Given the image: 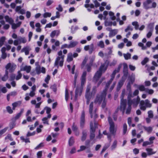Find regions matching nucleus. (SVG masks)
I'll use <instances>...</instances> for the list:
<instances>
[{
    "mask_svg": "<svg viewBox=\"0 0 158 158\" xmlns=\"http://www.w3.org/2000/svg\"><path fill=\"white\" fill-rule=\"evenodd\" d=\"M122 66V64H119L117 69H115L111 75V78L106 84L105 89L100 93L98 94L94 100V103L100 104L102 102V107L104 108L106 106L107 101L106 99V95L107 89L110 85L112 83L114 78L115 74L118 73Z\"/></svg>",
    "mask_w": 158,
    "mask_h": 158,
    "instance_id": "f257e3e1",
    "label": "nucleus"
},
{
    "mask_svg": "<svg viewBox=\"0 0 158 158\" xmlns=\"http://www.w3.org/2000/svg\"><path fill=\"white\" fill-rule=\"evenodd\" d=\"M86 72H83L81 78V85L80 87L77 86L75 90V98H77L78 96H81L82 92L84 86L86 82Z\"/></svg>",
    "mask_w": 158,
    "mask_h": 158,
    "instance_id": "f03ea898",
    "label": "nucleus"
},
{
    "mask_svg": "<svg viewBox=\"0 0 158 158\" xmlns=\"http://www.w3.org/2000/svg\"><path fill=\"white\" fill-rule=\"evenodd\" d=\"M133 97V95H132L131 92H130L127 97V104L131 106L132 105L133 107H136L138 106L139 103H140V98L139 96H137L136 98L131 99V98Z\"/></svg>",
    "mask_w": 158,
    "mask_h": 158,
    "instance_id": "7ed1b4c3",
    "label": "nucleus"
},
{
    "mask_svg": "<svg viewBox=\"0 0 158 158\" xmlns=\"http://www.w3.org/2000/svg\"><path fill=\"white\" fill-rule=\"evenodd\" d=\"M105 64H102L100 66L98 70L95 73L93 78V81L94 82H96L98 81L102 74L103 71L104 70V72L106 70L107 68L105 67Z\"/></svg>",
    "mask_w": 158,
    "mask_h": 158,
    "instance_id": "20e7f679",
    "label": "nucleus"
},
{
    "mask_svg": "<svg viewBox=\"0 0 158 158\" xmlns=\"http://www.w3.org/2000/svg\"><path fill=\"white\" fill-rule=\"evenodd\" d=\"M108 121L110 125L109 131L111 135L115 136L117 131V127H115L114 123L111 117L109 116L108 118Z\"/></svg>",
    "mask_w": 158,
    "mask_h": 158,
    "instance_id": "39448f33",
    "label": "nucleus"
},
{
    "mask_svg": "<svg viewBox=\"0 0 158 158\" xmlns=\"http://www.w3.org/2000/svg\"><path fill=\"white\" fill-rule=\"evenodd\" d=\"M58 55L60 56H58L56 58L54 63V66H57L58 67V64L59 62L60 66L62 67L63 65L64 55H62V52L61 50L58 52Z\"/></svg>",
    "mask_w": 158,
    "mask_h": 158,
    "instance_id": "423d86ee",
    "label": "nucleus"
},
{
    "mask_svg": "<svg viewBox=\"0 0 158 158\" xmlns=\"http://www.w3.org/2000/svg\"><path fill=\"white\" fill-rule=\"evenodd\" d=\"M140 108L143 111L146 110V108H150L152 106V104L148 99L145 101L141 100L140 102Z\"/></svg>",
    "mask_w": 158,
    "mask_h": 158,
    "instance_id": "0eeeda50",
    "label": "nucleus"
},
{
    "mask_svg": "<svg viewBox=\"0 0 158 158\" xmlns=\"http://www.w3.org/2000/svg\"><path fill=\"white\" fill-rule=\"evenodd\" d=\"M90 140H92L95 137V135L94 132L95 131L96 128L97 127V124L94 123V126L93 127V123L92 122L90 123Z\"/></svg>",
    "mask_w": 158,
    "mask_h": 158,
    "instance_id": "6e6552de",
    "label": "nucleus"
},
{
    "mask_svg": "<svg viewBox=\"0 0 158 158\" xmlns=\"http://www.w3.org/2000/svg\"><path fill=\"white\" fill-rule=\"evenodd\" d=\"M84 49L85 51H89V53L91 54L94 50V45L93 44H91L90 45L85 46L84 47Z\"/></svg>",
    "mask_w": 158,
    "mask_h": 158,
    "instance_id": "1a4fd4ad",
    "label": "nucleus"
},
{
    "mask_svg": "<svg viewBox=\"0 0 158 158\" xmlns=\"http://www.w3.org/2000/svg\"><path fill=\"white\" fill-rule=\"evenodd\" d=\"M95 57L92 58L90 60L89 64H87L85 65V67L88 72H90L91 70V67L92 66L93 61L94 60Z\"/></svg>",
    "mask_w": 158,
    "mask_h": 158,
    "instance_id": "9d476101",
    "label": "nucleus"
},
{
    "mask_svg": "<svg viewBox=\"0 0 158 158\" xmlns=\"http://www.w3.org/2000/svg\"><path fill=\"white\" fill-rule=\"evenodd\" d=\"M123 77L127 78L128 75V68L127 64L124 63L123 64Z\"/></svg>",
    "mask_w": 158,
    "mask_h": 158,
    "instance_id": "9b49d317",
    "label": "nucleus"
},
{
    "mask_svg": "<svg viewBox=\"0 0 158 158\" xmlns=\"http://www.w3.org/2000/svg\"><path fill=\"white\" fill-rule=\"evenodd\" d=\"M127 103V102L126 100H122L121 101L120 108L121 110H123V113H124L125 110Z\"/></svg>",
    "mask_w": 158,
    "mask_h": 158,
    "instance_id": "f8f14e48",
    "label": "nucleus"
},
{
    "mask_svg": "<svg viewBox=\"0 0 158 158\" xmlns=\"http://www.w3.org/2000/svg\"><path fill=\"white\" fill-rule=\"evenodd\" d=\"M126 78L123 77L122 79L119 81L118 82L117 87V89L118 91L120 89L121 87L123 85Z\"/></svg>",
    "mask_w": 158,
    "mask_h": 158,
    "instance_id": "ddd939ff",
    "label": "nucleus"
},
{
    "mask_svg": "<svg viewBox=\"0 0 158 158\" xmlns=\"http://www.w3.org/2000/svg\"><path fill=\"white\" fill-rule=\"evenodd\" d=\"M152 2L151 0H147L143 3V7L146 9L151 8L150 4Z\"/></svg>",
    "mask_w": 158,
    "mask_h": 158,
    "instance_id": "4468645a",
    "label": "nucleus"
},
{
    "mask_svg": "<svg viewBox=\"0 0 158 158\" xmlns=\"http://www.w3.org/2000/svg\"><path fill=\"white\" fill-rule=\"evenodd\" d=\"M85 113L84 110H83L81 114V122L80 126L82 127H84L85 124Z\"/></svg>",
    "mask_w": 158,
    "mask_h": 158,
    "instance_id": "2eb2a0df",
    "label": "nucleus"
},
{
    "mask_svg": "<svg viewBox=\"0 0 158 158\" xmlns=\"http://www.w3.org/2000/svg\"><path fill=\"white\" fill-rule=\"evenodd\" d=\"M93 94L90 93H85V97L86 99V104L88 105L89 103L90 100L92 98Z\"/></svg>",
    "mask_w": 158,
    "mask_h": 158,
    "instance_id": "dca6fc26",
    "label": "nucleus"
},
{
    "mask_svg": "<svg viewBox=\"0 0 158 158\" xmlns=\"http://www.w3.org/2000/svg\"><path fill=\"white\" fill-rule=\"evenodd\" d=\"M31 50V48L29 46H26L24 47L21 50V52H24L25 54L26 55L29 54V51Z\"/></svg>",
    "mask_w": 158,
    "mask_h": 158,
    "instance_id": "f3484780",
    "label": "nucleus"
},
{
    "mask_svg": "<svg viewBox=\"0 0 158 158\" xmlns=\"http://www.w3.org/2000/svg\"><path fill=\"white\" fill-rule=\"evenodd\" d=\"M110 30H109L110 31L109 35L110 37L115 36L118 32V30L117 29L111 30V28H110Z\"/></svg>",
    "mask_w": 158,
    "mask_h": 158,
    "instance_id": "a211bd4d",
    "label": "nucleus"
},
{
    "mask_svg": "<svg viewBox=\"0 0 158 158\" xmlns=\"http://www.w3.org/2000/svg\"><path fill=\"white\" fill-rule=\"evenodd\" d=\"M31 67L30 66H25L24 67H22L20 69L21 71H26L27 73H29L31 70Z\"/></svg>",
    "mask_w": 158,
    "mask_h": 158,
    "instance_id": "6ab92c4d",
    "label": "nucleus"
},
{
    "mask_svg": "<svg viewBox=\"0 0 158 158\" xmlns=\"http://www.w3.org/2000/svg\"><path fill=\"white\" fill-rule=\"evenodd\" d=\"M94 106V102H91L89 106V112L90 114V116L91 118H93V114L92 113L93 110V109Z\"/></svg>",
    "mask_w": 158,
    "mask_h": 158,
    "instance_id": "aec40b11",
    "label": "nucleus"
},
{
    "mask_svg": "<svg viewBox=\"0 0 158 158\" xmlns=\"http://www.w3.org/2000/svg\"><path fill=\"white\" fill-rule=\"evenodd\" d=\"M21 103L22 102L21 101H18L13 103L12 104V106H13L12 110H15V108L18 106H20Z\"/></svg>",
    "mask_w": 158,
    "mask_h": 158,
    "instance_id": "412c9836",
    "label": "nucleus"
},
{
    "mask_svg": "<svg viewBox=\"0 0 158 158\" xmlns=\"http://www.w3.org/2000/svg\"><path fill=\"white\" fill-rule=\"evenodd\" d=\"M87 136V131L85 130H83L82 132V136L81 140L82 141H84L86 139Z\"/></svg>",
    "mask_w": 158,
    "mask_h": 158,
    "instance_id": "4be33fe9",
    "label": "nucleus"
},
{
    "mask_svg": "<svg viewBox=\"0 0 158 158\" xmlns=\"http://www.w3.org/2000/svg\"><path fill=\"white\" fill-rule=\"evenodd\" d=\"M60 34V31L58 30H54L50 34V36L52 38H53L55 35L58 36Z\"/></svg>",
    "mask_w": 158,
    "mask_h": 158,
    "instance_id": "5701e85b",
    "label": "nucleus"
},
{
    "mask_svg": "<svg viewBox=\"0 0 158 158\" xmlns=\"http://www.w3.org/2000/svg\"><path fill=\"white\" fill-rule=\"evenodd\" d=\"M146 150L147 152L148 155L150 156L156 153V152L153 151V149L151 148H147L146 149Z\"/></svg>",
    "mask_w": 158,
    "mask_h": 158,
    "instance_id": "b1692460",
    "label": "nucleus"
},
{
    "mask_svg": "<svg viewBox=\"0 0 158 158\" xmlns=\"http://www.w3.org/2000/svg\"><path fill=\"white\" fill-rule=\"evenodd\" d=\"M78 44V42L77 41H71L70 44L69 45V48H73L76 46Z\"/></svg>",
    "mask_w": 158,
    "mask_h": 158,
    "instance_id": "393cba45",
    "label": "nucleus"
},
{
    "mask_svg": "<svg viewBox=\"0 0 158 158\" xmlns=\"http://www.w3.org/2000/svg\"><path fill=\"white\" fill-rule=\"evenodd\" d=\"M4 18L6 22L9 23L10 24H12L14 23V20L12 18L6 15L4 17Z\"/></svg>",
    "mask_w": 158,
    "mask_h": 158,
    "instance_id": "a878e982",
    "label": "nucleus"
},
{
    "mask_svg": "<svg viewBox=\"0 0 158 158\" xmlns=\"http://www.w3.org/2000/svg\"><path fill=\"white\" fill-rule=\"evenodd\" d=\"M154 23H149L147 27V29L148 31H153L154 30Z\"/></svg>",
    "mask_w": 158,
    "mask_h": 158,
    "instance_id": "bb28decb",
    "label": "nucleus"
},
{
    "mask_svg": "<svg viewBox=\"0 0 158 158\" xmlns=\"http://www.w3.org/2000/svg\"><path fill=\"white\" fill-rule=\"evenodd\" d=\"M75 142L73 136H71L69 138V141L68 143L69 146H71L73 145Z\"/></svg>",
    "mask_w": 158,
    "mask_h": 158,
    "instance_id": "cd10ccee",
    "label": "nucleus"
},
{
    "mask_svg": "<svg viewBox=\"0 0 158 158\" xmlns=\"http://www.w3.org/2000/svg\"><path fill=\"white\" fill-rule=\"evenodd\" d=\"M8 73L7 70L5 71V73L3 77H2V80L3 81H5L8 79Z\"/></svg>",
    "mask_w": 158,
    "mask_h": 158,
    "instance_id": "c85d7f7f",
    "label": "nucleus"
},
{
    "mask_svg": "<svg viewBox=\"0 0 158 158\" xmlns=\"http://www.w3.org/2000/svg\"><path fill=\"white\" fill-rule=\"evenodd\" d=\"M73 60V54L70 52L68 53L67 56V61L68 62H70Z\"/></svg>",
    "mask_w": 158,
    "mask_h": 158,
    "instance_id": "c756f323",
    "label": "nucleus"
},
{
    "mask_svg": "<svg viewBox=\"0 0 158 158\" xmlns=\"http://www.w3.org/2000/svg\"><path fill=\"white\" fill-rule=\"evenodd\" d=\"M18 39L19 41V44H21V43L24 44L26 43L27 42V40L25 37H19Z\"/></svg>",
    "mask_w": 158,
    "mask_h": 158,
    "instance_id": "7c9ffc66",
    "label": "nucleus"
},
{
    "mask_svg": "<svg viewBox=\"0 0 158 158\" xmlns=\"http://www.w3.org/2000/svg\"><path fill=\"white\" fill-rule=\"evenodd\" d=\"M144 129L149 133H151L152 131V127H144Z\"/></svg>",
    "mask_w": 158,
    "mask_h": 158,
    "instance_id": "2f4dec72",
    "label": "nucleus"
},
{
    "mask_svg": "<svg viewBox=\"0 0 158 158\" xmlns=\"http://www.w3.org/2000/svg\"><path fill=\"white\" fill-rule=\"evenodd\" d=\"M79 27L77 26H76L74 27L73 26H72L71 28V32L72 34L74 33L76 31L79 29Z\"/></svg>",
    "mask_w": 158,
    "mask_h": 158,
    "instance_id": "473e14b6",
    "label": "nucleus"
},
{
    "mask_svg": "<svg viewBox=\"0 0 158 158\" xmlns=\"http://www.w3.org/2000/svg\"><path fill=\"white\" fill-rule=\"evenodd\" d=\"M123 55L125 59L126 60H127L131 58V55L129 53H127V54H123Z\"/></svg>",
    "mask_w": 158,
    "mask_h": 158,
    "instance_id": "72a5a7b5",
    "label": "nucleus"
},
{
    "mask_svg": "<svg viewBox=\"0 0 158 158\" xmlns=\"http://www.w3.org/2000/svg\"><path fill=\"white\" fill-rule=\"evenodd\" d=\"M117 145V141L116 140H115L114 141L112 145H111V149L112 150H114L116 148Z\"/></svg>",
    "mask_w": 158,
    "mask_h": 158,
    "instance_id": "f704fd0d",
    "label": "nucleus"
},
{
    "mask_svg": "<svg viewBox=\"0 0 158 158\" xmlns=\"http://www.w3.org/2000/svg\"><path fill=\"white\" fill-rule=\"evenodd\" d=\"M127 126L126 123H124L123 126V134L125 135L127 131Z\"/></svg>",
    "mask_w": 158,
    "mask_h": 158,
    "instance_id": "c9c22d12",
    "label": "nucleus"
},
{
    "mask_svg": "<svg viewBox=\"0 0 158 158\" xmlns=\"http://www.w3.org/2000/svg\"><path fill=\"white\" fill-rule=\"evenodd\" d=\"M128 106L127 107V108L126 109V113L127 114H130L131 110V106H130V105H128Z\"/></svg>",
    "mask_w": 158,
    "mask_h": 158,
    "instance_id": "e433bc0d",
    "label": "nucleus"
},
{
    "mask_svg": "<svg viewBox=\"0 0 158 158\" xmlns=\"http://www.w3.org/2000/svg\"><path fill=\"white\" fill-rule=\"evenodd\" d=\"M132 24L133 26H135V30H137L139 29V25L138 22L137 21L133 22L132 23Z\"/></svg>",
    "mask_w": 158,
    "mask_h": 158,
    "instance_id": "4c0bfd02",
    "label": "nucleus"
},
{
    "mask_svg": "<svg viewBox=\"0 0 158 158\" xmlns=\"http://www.w3.org/2000/svg\"><path fill=\"white\" fill-rule=\"evenodd\" d=\"M109 15L110 16V19L112 20H114L115 19L116 17L114 15V14L113 12L111 11H110L109 12Z\"/></svg>",
    "mask_w": 158,
    "mask_h": 158,
    "instance_id": "58836bf2",
    "label": "nucleus"
},
{
    "mask_svg": "<svg viewBox=\"0 0 158 158\" xmlns=\"http://www.w3.org/2000/svg\"><path fill=\"white\" fill-rule=\"evenodd\" d=\"M6 39V38L4 36L1 37L0 39V47H1L4 44V42L5 41Z\"/></svg>",
    "mask_w": 158,
    "mask_h": 158,
    "instance_id": "ea45409f",
    "label": "nucleus"
},
{
    "mask_svg": "<svg viewBox=\"0 0 158 158\" xmlns=\"http://www.w3.org/2000/svg\"><path fill=\"white\" fill-rule=\"evenodd\" d=\"M97 45L101 48H104L105 46L104 42L102 41H99L97 44Z\"/></svg>",
    "mask_w": 158,
    "mask_h": 158,
    "instance_id": "a19ab883",
    "label": "nucleus"
},
{
    "mask_svg": "<svg viewBox=\"0 0 158 158\" xmlns=\"http://www.w3.org/2000/svg\"><path fill=\"white\" fill-rule=\"evenodd\" d=\"M138 88L140 91H146V89H147L145 88L144 86L143 85H139L138 87Z\"/></svg>",
    "mask_w": 158,
    "mask_h": 158,
    "instance_id": "79ce46f5",
    "label": "nucleus"
},
{
    "mask_svg": "<svg viewBox=\"0 0 158 158\" xmlns=\"http://www.w3.org/2000/svg\"><path fill=\"white\" fill-rule=\"evenodd\" d=\"M6 109L7 111V112L10 114H12L13 113V110L11 109V107L9 106H7L6 107Z\"/></svg>",
    "mask_w": 158,
    "mask_h": 158,
    "instance_id": "37998d69",
    "label": "nucleus"
},
{
    "mask_svg": "<svg viewBox=\"0 0 158 158\" xmlns=\"http://www.w3.org/2000/svg\"><path fill=\"white\" fill-rule=\"evenodd\" d=\"M8 128V127H6L0 131V137L6 131Z\"/></svg>",
    "mask_w": 158,
    "mask_h": 158,
    "instance_id": "c03bdc74",
    "label": "nucleus"
},
{
    "mask_svg": "<svg viewBox=\"0 0 158 158\" xmlns=\"http://www.w3.org/2000/svg\"><path fill=\"white\" fill-rule=\"evenodd\" d=\"M22 77V74L20 72V71H19L18 72V75L16 77V79L18 80L20 79Z\"/></svg>",
    "mask_w": 158,
    "mask_h": 158,
    "instance_id": "a18cd8bd",
    "label": "nucleus"
},
{
    "mask_svg": "<svg viewBox=\"0 0 158 158\" xmlns=\"http://www.w3.org/2000/svg\"><path fill=\"white\" fill-rule=\"evenodd\" d=\"M149 61V59L147 57H145L143 60L141 61V64L143 65H145Z\"/></svg>",
    "mask_w": 158,
    "mask_h": 158,
    "instance_id": "49530a36",
    "label": "nucleus"
},
{
    "mask_svg": "<svg viewBox=\"0 0 158 158\" xmlns=\"http://www.w3.org/2000/svg\"><path fill=\"white\" fill-rule=\"evenodd\" d=\"M84 6L86 8H88L89 7H90L91 8H94V6L93 4H85L84 5Z\"/></svg>",
    "mask_w": 158,
    "mask_h": 158,
    "instance_id": "de8ad7c7",
    "label": "nucleus"
},
{
    "mask_svg": "<svg viewBox=\"0 0 158 158\" xmlns=\"http://www.w3.org/2000/svg\"><path fill=\"white\" fill-rule=\"evenodd\" d=\"M148 117L150 118H152L153 117V112L152 110H149L148 112Z\"/></svg>",
    "mask_w": 158,
    "mask_h": 158,
    "instance_id": "09e8293b",
    "label": "nucleus"
},
{
    "mask_svg": "<svg viewBox=\"0 0 158 158\" xmlns=\"http://www.w3.org/2000/svg\"><path fill=\"white\" fill-rule=\"evenodd\" d=\"M110 144H106L103 147L102 151L101 152V154L103 152H105V150L110 146Z\"/></svg>",
    "mask_w": 158,
    "mask_h": 158,
    "instance_id": "8fccbe9b",
    "label": "nucleus"
},
{
    "mask_svg": "<svg viewBox=\"0 0 158 158\" xmlns=\"http://www.w3.org/2000/svg\"><path fill=\"white\" fill-rule=\"evenodd\" d=\"M44 110H46V112L47 114H49L50 113L51 110V109L50 107L46 106L44 108Z\"/></svg>",
    "mask_w": 158,
    "mask_h": 158,
    "instance_id": "3c124183",
    "label": "nucleus"
},
{
    "mask_svg": "<svg viewBox=\"0 0 158 158\" xmlns=\"http://www.w3.org/2000/svg\"><path fill=\"white\" fill-rule=\"evenodd\" d=\"M87 60V59L85 58L83 60L82 64H81V67L82 69H83L84 67L85 64H86Z\"/></svg>",
    "mask_w": 158,
    "mask_h": 158,
    "instance_id": "603ef678",
    "label": "nucleus"
},
{
    "mask_svg": "<svg viewBox=\"0 0 158 158\" xmlns=\"http://www.w3.org/2000/svg\"><path fill=\"white\" fill-rule=\"evenodd\" d=\"M16 78L15 75V74H11L10 76L9 80L10 81H13Z\"/></svg>",
    "mask_w": 158,
    "mask_h": 158,
    "instance_id": "864d4df0",
    "label": "nucleus"
},
{
    "mask_svg": "<svg viewBox=\"0 0 158 158\" xmlns=\"http://www.w3.org/2000/svg\"><path fill=\"white\" fill-rule=\"evenodd\" d=\"M5 139L6 140L7 139H9L10 141H13V139L12 138L11 135L10 134H8L6 136Z\"/></svg>",
    "mask_w": 158,
    "mask_h": 158,
    "instance_id": "5fc2aeb1",
    "label": "nucleus"
},
{
    "mask_svg": "<svg viewBox=\"0 0 158 158\" xmlns=\"http://www.w3.org/2000/svg\"><path fill=\"white\" fill-rule=\"evenodd\" d=\"M50 88L52 89L53 91L56 92L57 90L56 85L55 84H53L51 86Z\"/></svg>",
    "mask_w": 158,
    "mask_h": 158,
    "instance_id": "6e6d98bb",
    "label": "nucleus"
},
{
    "mask_svg": "<svg viewBox=\"0 0 158 158\" xmlns=\"http://www.w3.org/2000/svg\"><path fill=\"white\" fill-rule=\"evenodd\" d=\"M43 15L44 17V18H46L48 17H50L51 16V14L49 12H46L43 14Z\"/></svg>",
    "mask_w": 158,
    "mask_h": 158,
    "instance_id": "4d7b16f0",
    "label": "nucleus"
},
{
    "mask_svg": "<svg viewBox=\"0 0 158 158\" xmlns=\"http://www.w3.org/2000/svg\"><path fill=\"white\" fill-rule=\"evenodd\" d=\"M91 88V85L90 84H89L87 86L85 93H90V91Z\"/></svg>",
    "mask_w": 158,
    "mask_h": 158,
    "instance_id": "13d9d810",
    "label": "nucleus"
},
{
    "mask_svg": "<svg viewBox=\"0 0 158 158\" xmlns=\"http://www.w3.org/2000/svg\"><path fill=\"white\" fill-rule=\"evenodd\" d=\"M16 66L15 65H12L10 67V69H9V72H13L15 70L16 68Z\"/></svg>",
    "mask_w": 158,
    "mask_h": 158,
    "instance_id": "bf43d9fd",
    "label": "nucleus"
},
{
    "mask_svg": "<svg viewBox=\"0 0 158 158\" xmlns=\"http://www.w3.org/2000/svg\"><path fill=\"white\" fill-rule=\"evenodd\" d=\"M93 2L95 4V6L96 7H99L100 6V4L97 0H93Z\"/></svg>",
    "mask_w": 158,
    "mask_h": 158,
    "instance_id": "052dcab7",
    "label": "nucleus"
},
{
    "mask_svg": "<svg viewBox=\"0 0 158 158\" xmlns=\"http://www.w3.org/2000/svg\"><path fill=\"white\" fill-rule=\"evenodd\" d=\"M44 146V143H41L39 144L38 146H37L35 148V150L38 149L39 148L42 147Z\"/></svg>",
    "mask_w": 158,
    "mask_h": 158,
    "instance_id": "680f3d73",
    "label": "nucleus"
},
{
    "mask_svg": "<svg viewBox=\"0 0 158 158\" xmlns=\"http://www.w3.org/2000/svg\"><path fill=\"white\" fill-rule=\"evenodd\" d=\"M138 45L139 46L141 47L142 49L143 50H145L146 49V47L145 46H144L143 44L141 42L139 43Z\"/></svg>",
    "mask_w": 158,
    "mask_h": 158,
    "instance_id": "e2e57ef3",
    "label": "nucleus"
},
{
    "mask_svg": "<svg viewBox=\"0 0 158 158\" xmlns=\"http://www.w3.org/2000/svg\"><path fill=\"white\" fill-rule=\"evenodd\" d=\"M129 30L131 31H132L133 30V28L130 25H129L127 27V28L125 29V31L126 32H127Z\"/></svg>",
    "mask_w": 158,
    "mask_h": 158,
    "instance_id": "0e129e2a",
    "label": "nucleus"
},
{
    "mask_svg": "<svg viewBox=\"0 0 158 158\" xmlns=\"http://www.w3.org/2000/svg\"><path fill=\"white\" fill-rule=\"evenodd\" d=\"M105 24L106 26H111L112 24V22H108L106 21L105 22Z\"/></svg>",
    "mask_w": 158,
    "mask_h": 158,
    "instance_id": "69168bd1",
    "label": "nucleus"
},
{
    "mask_svg": "<svg viewBox=\"0 0 158 158\" xmlns=\"http://www.w3.org/2000/svg\"><path fill=\"white\" fill-rule=\"evenodd\" d=\"M152 144V142H149L148 141H145L143 142V146H146L148 145H149Z\"/></svg>",
    "mask_w": 158,
    "mask_h": 158,
    "instance_id": "338daca9",
    "label": "nucleus"
},
{
    "mask_svg": "<svg viewBox=\"0 0 158 158\" xmlns=\"http://www.w3.org/2000/svg\"><path fill=\"white\" fill-rule=\"evenodd\" d=\"M42 152L40 151L38 152L37 153V158H41L42 156Z\"/></svg>",
    "mask_w": 158,
    "mask_h": 158,
    "instance_id": "774afa93",
    "label": "nucleus"
}]
</instances>
